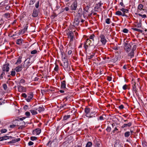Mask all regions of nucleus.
Here are the masks:
<instances>
[{"label": "nucleus", "mask_w": 147, "mask_h": 147, "mask_svg": "<svg viewBox=\"0 0 147 147\" xmlns=\"http://www.w3.org/2000/svg\"><path fill=\"white\" fill-rule=\"evenodd\" d=\"M85 116L88 118H91L95 117L97 116L95 112H91L90 113V109L89 107H86L84 109Z\"/></svg>", "instance_id": "f257e3e1"}, {"label": "nucleus", "mask_w": 147, "mask_h": 147, "mask_svg": "<svg viewBox=\"0 0 147 147\" xmlns=\"http://www.w3.org/2000/svg\"><path fill=\"white\" fill-rule=\"evenodd\" d=\"M62 61H63V64H61V65L63 66L64 69L65 70H70L71 69L70 65H69L67 60L64 57L62 59Z\"/></svg>", "instance_id": "f03ea898"}, {"label": "nucleus", "mask_w": 147, "mask_h": 147, "mask_svg": "<svg viewBox=\"0 0 147 147\" xmlns=\"http://www.w3.org/2000/svg\"><path fill=\"white\" fill-rule=\"evenodd\" d=\"M123 48L125 51L127 53H129L131 49V46L133 45V43L132 42L129 43L124 42L123 43Z\"/></svg>", "instance_id": "7ed1b4c3"}, {"label": "nucleus", "mask_w": 147, "mask_h": 147, "mask_svg": "<svg viewBox=\"0 0 147 147\" xmlns=\"http://www.w3.org/2000/svg\"><path fill=\"white\" fill-rule=\"evenodd\" d=\"M33 63V61H31L30 58H28L25 61L23 65L24 67L27 69L29 66Z\"/></svg>", "instance_id": "20e7f679"}, {"label": "nucleus", "mask_w": 147, "mask_h": 147, "mask_svg": "<svg viewBox=\"0 0 147 147\" xmlns=\"http://www.w3.org/2000/svg\"><path fill=\"white\" fill-rule=\"evenodd\" d=\"M137 46L136 45H134L130 53L128 54V56L130 57V58H132L134 56V51H136Z\"/></svg>", "instance_id": "39448f33"}, {"label": "nucleus", "mask_w": 147, "mask_h": 147, "mask_svg": "<svg viewBox=\"0 0 147 147\" xmlns=\"http://www.w3.org/2000/svg\"><path fill=\"white\" fill-rule=\"evenodd\" d=\"M100 41L102 44L105 45L107 42V40L105 35L103 34H101L100 36Z\"/></svg>", "instance_id": "423d86ee"}, {"label": "nucleus", "mask_w": 147, "mask_h": 147, "mask_svg": "<svg viewBox=\"0 0 147 147\" xmlns=\"http://www.w3.org/2000/svg\"><path fill=\"white\" fill-rule=\"evenodd\" d=\"M67 35L68 38H70V42H72L74 37V33L72 31H70L68 32Z\"/></svg>", "instance_id": "0eeeda50"}, {"label": "nucleus", "mask_w": 147, "mask_h": 147, "mask_svg": "<svg viewBox=\"0 0 147 147\" xmlns=\"http://www.w3.org/2000/svg\"><path fill=\"white\" fill-rule=\"evenodd\" d=\"M17 126L21 127V129H23L24 127V126L25 125V122L22 120L21 121H18L17 122Z\"/></svg>", "instance_id": "6e6552de"}, {"label": "nucleus", "mask_w": 147, "mask_h": 147, "mask_svg": "<svg viewBox=\"0 0 147 147\" xmlns=\"http://www.w3.org/2000/svg\"><path fill=\"white\" fill-rule=\"evenodd\" d=\"M80 20V18H75L73 22V26L74 27L77 26L79 24Z\"/></svg>", "instance_id": "1a4fd4ad"}, {"label": "nucleus", "mask_w": 147, "mask_h": 147, "mask_svg": "<svg viewBox=\"0 0 147 147\" xmlns=\"http://www.w3.org/2000/svg\"><path fill=\"white\" fill-rule=\"evenodd\" d=\"M13 138V137L11 136H5L0 137V141L7 139H11Z\"/></svg>", "instance_id": "9d476101"}, {"label": "nucleus", "mask_w": 147, "mask_h": 147, "mask_svg": "<svg viewBox=\"0 0 147 147\" xmlns=\"http://www.w3.org/2000/svg\"><path fill=\"white\" fill-rule=\"evenodd\" d=\"M41 132V130L39 128H37L34 130L32 133L34 135H38L40 134Z\"/></svg>", "instance_id": "9b49d317"}, {"label": "nucleus", "mask_w": 147, "mask_h": 147, "mask_svg": "<svg viewBox=\"0 0 147 147\" xmlns=\"http://www.w3.org/2000/svg\"><path fill=\"white\" fill-rule=\"evenodd\" d=\"M9 64L4 65L2 68L3 71L4 72L6 71L7 72H8L9 70Z\"/></svg>", "instance_id": "f8f14e48"}, {"label": "nucleus", "mask_w": 147, "mask_h": 147, "mask_svg": "<svg viewBox=\"0 0 147 147\" xmlns=\"http://www.w3.org/2000/svg\"><path fill=\"white\" fill-rule=\"evenodd\" d=\"M18 91L20 92H25L26 91V89L23 86L19 85L18 86Z\"/></svg>", "instance_id": "ddd939ff"}, {"label": "nucleus", "mask_w": 147, "mask_h": 147, "mask_svg": "<svg viewBox=\"0 0 147 147\" xmlns=\"http://www.w3.org/2000/svg\"><path fill=\"white\" fill-rule=\"evenodd\" d=\"M33 94L32 92H30L28 94V97L26 98V100L28 102H29L33 98Z\"/></svg>", "instance_id": "4468645a"}, {"label": "nucleus", "mask_w": 147, "mask_h": 147, "mask_svg": "<svg viewBox=\"0 0 147 147\" xmlns=\"http://www.w3.org/2000/svg\"><path fill=\"white\" fill-rule=\"evenodd\" d=\"M38 11L36 9H34L33 11L32 16L34 17H37L38 15Z\"/></svg>", "instance_id": "2eb2a0df"}, {"label": "nucleus", "mask_w": 147, "mask_h": 147, "mask_svg": "<svg viewBox=\"0 0 147 147\" xmlns=\"http://www.w3.org/2000/svg\"><path fill=\"white\" fill-rule=\"evenodd\" d=\"M20 138L14 139H13L12 140L8 142V144H14L16 142H18V141H20Z\"/></svg>", "instance_id": "dca6fc26"}, {"label": "nucleus", "mask_w": 147, "mask_h": 147, "mask_svg": "<svg viewBox=\"0 0 147 147\" xmlns=\"http://www.w3.org/2000/svg\"><path fill=\"white\" fill-rule=\"evenodd\" d=\"M94 142L95 144V146L99 147L100 145V142L98 139H95L94 140Z\"/></svg>", "instance_id": "f3484780"}, {"label": "nucleus", "mask_w": 147, "mask_h": 147, "mask_svg": "<svg viewBox=\"0 0 147 147\" xmlns=\"http://www.w3.org/2000/svg\"><path fill=\"white\" fill-rule=\"evenodd\" d=\"M136 83L134 82L133 83V85L132 86V91L135 92V93L137 94V90L136 88Z\"/></svg>", "instance_id": "a211bd4d"}, {"label": "nucleus", "mask_w": 147, "mask_h": 147, "mask_svg": "<svg viewBox=\"0 0 147 147\" xmlns=\"http://www.w3.org/2000/svg\"><path fill=\"white\" fill-rule=\"evenodd\" d=\"M132 123L131 122H129L127 124H124L121 126V128H124L127 127H130Z\"/></svg>", "instance_id": "6ab92c4d"}, {"label": "nucleus", "mask_w": 147, "mask_h": 147, "mask_svg": "<svg viewBox=\"0 0 147 147\" xmlns=\"http://www.w3.org/2000/svg\"><path fill=\"white\" fill-rule=\"evenodd\" d=\"M22 65H20L16 67L15 69V70L17 72H19L21 71L22 69Z\"/></svg>", "instance_id": "aec40b11"}, {"label": "nucleus", "mask_w": 147, "mask_h": 147, "mask_svg": "<svg viewBox=\"0 0 147 147\" xmlns=\"http://www.w3.org/2000/svg\"><path fill=\"white\" fill-rule=\"evenodd\" d=\"M61 88H66V82L65 80L61 82Z\"/></svg>", "instance_id": "412c9836"}, {"label": "nucleus", "mask_w": 147, "mask_h": 147, "mask_svg": "<svg viewBox=\"0 0 147 147\" xmlns=\"http://www.w3.org/2000/svg\"><path fill=\"white\" fill-rule=\"evenodd\" d=\"M22 59V57L21 56H20L19 57L17 61V62L15 64H20L22 62L21 59Z\"/></svg>", "instance_id": "4be33fe9"}, {"label": "nucleus", "mask_w": 147, "mask_h": 147, "mask_svg": "<svg viewBox=\"0 0 147 147\" xmlns=\"http://www.w3.org/2000/svg\"><path fill=\"white\" fill-rule=\"evenodd\" d=\"M77 7V4L74 3V4H72L71 6V9L73 10H75Z\"/></svg>", "instance_id": "5701e85b"}, {"label": "nucleus", "mask_w": 147, "mask_h": 147, "mask_svg": "<svg viewBox=\"0 0 147 147\" xmlns=\"http://www.w3.org/2000/svg\"><path fill=\"white\" fill-rule=\"evenodd\" d=\"M36 110L35 109V110L31 109L30 110V111L32 115H34L37 114L38 113Z\"/></svg>", "instance_id": "b1692460"}, {"label": "nucleus", "mask_w": 147, "mask_h": 147, "mask_svg": "<svg viewBox=\"0 0 147 147\" xmlns=\"http://www.w3.org/2000/svg\"><path fill=\"white\" fill-rule=\"evenodd\" d=\"M102 4V3H101L100 2L96 4V5L95 8L96 9H98L99 8H100V7L101 6Z\"/></svg>", "instance_id": "393cba45"}, {"label": "nucleus", "mask_w": 147, "mask_h": 147, "mask_svg": "<svg viewBox=\"0 0 147 147\" xmlns=\"http://www.w3.org/2000/svg\"><path fill=\"white\" fill-rule=\"evenodd\" d=\"M23 40L21 39H18L17 40L16 44L18 45H20L22 44V41Z\"/></svg>", "instance_id": "a878e982"}, {"label": "nucleus", "mask_w": 147, "mask_h": 147, "mask_svg": "<svg viewBox=\"0 0 147 147\" xmlns=\"http://www.w3.org/2000/svg\"><path fill=\"white\" fill-rule=\"evenodd\" d=\"M95 37V36L94 35L92 34V35H91L89 37V38L88 39L90 40H92V42L94 43V38Z\"/></svg>", "instance_id": "bb28decb"}, {"label": "nucleus", "mask_w": 147, "mask_h": 147, "mask_svg": "<svg viewBox=\"0 0 147 147\" xmlns=\"http://www.w3.org/2000/svg\"><path fill=\"white\" fill-rule=\"evenodd\" d=\"M36 110H38V111L40 113L42 111H43L44 110V108L43 106L42 107H40L38 109H36Z\"/></svg>", "instance_id": "cd10ccee"}, {"label": "nucleus", "mask_w": 147, "mask_h": 147, "mask_svg": "<svg viewBox=\"0 0 147 147\" xmlns=\"http://www.w3.org/2000/svg\"><path fill=\"white\" fill-rule=\"evenodd\" d=\"M92 42V40L89 39H87L86 40V41L84 43L86 44L87 45H90V44H91Z\"/></svg>", "instance_id": "c85d7f7f"}, {"label": "nucleus", "mask_w": 147, "mask_h": 147, "mask_svg": "<svg viewBox=\"0 0 147 147\" xmlns=\"http://www.w3.org/2000/svg\"><path fill=\"white\" fill-rule=\"evenodd\" d=\"M114 146L115 147H123V145H122L119 142L116 143L115 144Z\"/></svg>", "instance_id": "c756f323"}, {"label": "nucleus", "mask_w": 147, "mask_h": 147, "mask_svg": "<svg viewBox=\"0 0 147 147\" xmlns=\"http://www.w3.org/2000/svg\"><path fill=\"white\" fill-rule=\"evenodd\" d=\"M125 137L126 138H128L130 135V132L129 131H127L124 133Z\"/></svg>", "instance_id": "7c9ffc66"}, {"label": "nucleus", "mask_w": 147, "mask_h": 147, "mask_svg": "<svg viewBox=\"0 0 147 147\" xmlns=\"http://www.w3.org/2000/svg\"><path fill=\"white\" fill-rule=\"evenodd\" d=\"M92 143L91 142H88L86 144L85 147H91L92 146Z\"/></svg>", "instance_id": "2f4dec72"}, {"label": "nucleus", "mask_w": 147, "mask_h": 147, "mask_svg": "<svg viewBox=\"0 0 147 147\" xmlns=\"http://www.w3.org/2000/svg\"><path fill=\"white\" fill-rule=\"evenodd\" d=\"M121 11H122L123 13H128V11H129L128 9H125L124 8H122L120 9Z\"/></svg>", "instance_id": "473e14b6"}, {"label": "nucleus", "mask_w": 147, "mask_h": 147, "mask_svg": "<svg viewBox=\"0 0 147 147\" xmlns=\"http://www.w3.org/2000/svg\"><path fill=\"white\" fill-rule=\"evenodd\" d=\"M90 45H87L85 43H84V47L86 51V52L88 48L89 47Z\"/></svg>", "instance_id": "72a5a7b5"}, {"label": "nucleus", "mask_w": 147, "mask_h": 147, "mask_svg": "<svg viewBox=\"0 0 147 147\" xmlns=\"http://www.w3.org/2000/svg\"><path fill=\"white\" fill-rule=\"evenodd\" d=\"M135 14L138 15L139 16L142 17V18H145L147 17L146 15V14L142 15L140 13H136Z\"/></svg>", "instance_id": "f704fd0d"}, {"label": "nucleus", "mask_w": 147, "mask_h": 147, "mask_svg": "<svg viewBox=\"0 0 147 147\" xmlns=\"http://www.w3.org/2000/svg\"><path fill=\"white\" fill-rule=\"evenodd\" d=\"M4 16L6 18H9L10 17V14L9 13H7L4 14Z\"/></svg>", "instance_id": "c9c22d12"}, {"label": "nucleus", "mask_w": 147, "mask_h": 147, "mask_svg": "<svg viewBox=\"0 0 147 147\" xmlns=\"http://www.w3.org/2000/svg\"><path fill=\"white\" fill-rule=\"evenodd\" d=\"M143 5L142 4H139L138 7V9L141 10L142 9H143V10H144V9H143Z\"/></svg>", "instance_id": "e433bc0d"}, {"label": "nucleus", "mask_w": 147, "mask_h": 147, "mask_svg": "<svg viewBox=\"0 0 147 147\" xmlns=\"http://www.w3.org/2000/svg\"><path fill=\"white\" fill-rule=\"evenodd\" d=\"M141 22H141H140L139 23H138L137 24H135V26L138 28H140L142 26Z\"/></svg>", "instance_id": "4c0bfd02"}, {"label": "nucleus", "mask_w": 147, "mask_h": 147, "mask_svg": "<svg viewBox=\"0 0 147 147\" xmlns=\"http://www.w3.org/2000/svg\"><path fill=\"white\" fill-rule=\"evenodd\" d=\"M132 29L134 31L140 32L141 33H142L143 32V31L142 30L136 28H132Z\"/></svg>", "instance_id": "58836bf2"}, {"label": "nucleus", "mask_w": 147, "mask_h": 147, "mask_svg": "<svg viewBox=\"0 0 147 147\" xmlns=\"http://www.w3.org/2000/svg\"><path fill=\"white\" fill-rule=\"evenodd\" d=\"M70 115L64 116L63 117V119L64 120H66L70 118Z\"/></svg>", "instance_id": "ea45409f"}, {"label": "nucleus", "mask_w": 147, "mask_h": 147, "mask_svg": "<svg viewBox=\"0 0 147 147\" xmlns=\"http://www.w3.org/2000/svg\"><path fill=\"white\" fill-rule=\"evenodd\" d=\"M95 53H92V54H89V55H88V59H90L92 58L94 56Z\"/></svg>", "instance_id": "a19ab883"}, {"label": "nucleus", "mask_w": 147, "mask_h": 147, "mask_svg": "<svg viewBox=\"0 0 147 147\" xmlns=\"http://www.w3.org/2000/svg\"><path fill=\"white\" fill-rule=\"evenodd\" d=\"M115 14L118 16H121L122 15V13L121 11H118L115 12Z\"/></svg>", "instance_id": "79ce46f5"}, {"label": "nucleus", "mask_w": 147, "mask_h": 147, "mask_svg": "<svg viewBox=\"0 0 147 147\" xmlns=\"http://www.w3.org/2000/svg\"><path fill=\"white\" fill-rule=\"evenodd\" d=\"M89 8V7L88 6H86L85 8L84 9V11L86 12H88V10Z\"/></svg>", "instance_id": "37998d69"}, {"label": "nucleus", "mask_w": 147, "mask_h": 147, "mask_svg": "<svg viewBox=\"0 0 147 147\" xmlns=\"http://www.w3.org/2000/svg\"><path fill=\"white\" fill-rule=\"evenodd\" d=\"M105 22L106 23L108 24H110L111 22L110 19L109 18L107 19L106 20Z\"/></svg>", "instance_id": "c03bdc74"}, {"label": "nucleus", "mask_w": 147, "mask_h": 147, "mask_svg": "<svg viewBox=\"0 0 147 147\" xmlns=\"http://www.w3.org/2000/svg\"><path fill=\"white\" fill-rule=\"evenodd\" d=\"M25 80L23 79H22L21 80H20V82H19V84H23L25 83Z\"/></svg>", "instance_id": "a18cd8bd"}, {"label": "nucleus", "mask_w": 147, "mask_h": 147, "mask_svg": "<svg viewBox=\"0 0 147 147\" xmlns=\"http://www.w3.org/2000/svg\"><path fill=\"white\" fill-rule=\"evenodd\" d=\"M5 75V74L4 71L2 72V74H1L0 76V80H1L3 78V76Z\"/></svg>", "instance_id": "49530a36"}, {"label": "nucleus", "mask_w": 147, "mask_h": 147, "mask_svg": "<svg viewBox=\"0 0 147 147\" xmlns=\"http://www.w3.org/2000/svg\"><path fill=\"white\" fill-rule=\"evenodd\" d=\"M59 70V66L58 65H56L55 67L54 68V70L56 71H57Z\"/></svg>", "instance_id": "de8ad7c7"}, {"label": "nucleus", "mask_w": 147, "mask_h": 147, "mask_svg": "<svg viewBox=\"0 0 147 147\" xmlns=\"http://www.w3.org/2000/svg\"><path fill=\"white\" fill-rule=\"evenodd\" d=\"M28 24H27L25 26L24 28V33L26 31L27 29H28Z\"/></svg>", "instance_id": "09e8293b"}, {"label": "nucleus", "mask_w": 147, "mask_h": 147, "mask_svg": "<svg viewBox=\"0 0 147 147\" xmlns=\"http://www.w3.org/2000/svg\"><path fill=\"white\" fill-rule=\"evenodd\" d=\"M3 87L4 90H6L7 88V85L6 84H4L3 85Z\"/></svg>", "instance_id": "8fccbe9b"}, {"label": "nucleus", "mask_w": 147, "mask_h": 147, "mask_svg": "<svg viewBox=\"0 0 147 147\" xmlns=\"http://www.w3.org/2000/svg\"><path fill=\"white\" fill-rule=\"evenodd\" d=\"M35 2V0H31L30 1L29 5H32Z\"/></svg>", "instance_id": "3c124183"}, {"label": "nucleus", "mask_w": 147, "mask_h": 147, "mask_svg": "<svg viewBox=\"0 0 147 147\" xmlns=\"http://www.w3.org/2000/svg\"><path fill=\"white\" fill-rule=\"evenodd\" d=\"M25 114L28 117H29L30 116V113L28 111H27L25 113Z\"/></svg>", "instance_id": "603ef678"}, {"label": "nucleus", "mask_w": 147, "mask_h": 147, "mask_svg": "<svg viewBox=\"0 0 147 147\" xmlns=\"http://www.w3.org/2000/svg\"><path fill=\"white\" fill-rule=\"evenodd\" d=\"M30 139L32 141L36 140L37 139V138L36 137L32 136L30 137Z\"/></svg>", "instance_id": "864d4df0"}, {"label": "nucleus", "mask_w": 147, "mask_h": 147, "mask_svg": "<svg viewBox=\"0 0 147 147\" xmlns=\"http://www.w3.org/2000/svg\"><path fill=\"white\" fill-rule=\"evenodd\" d=\"M37 53V51L36 50H34L32 51L31 52V53L32 54H34Z\"/></svg>", "instance_id": "5fc2aeb1"}, {"label": "nucleus", "mask_w": 147, "mask_h": 147, "mask_svg": "<svg viewBox=\"0 0 147 147\" xmlns=\"http://www.w3.org/2000/svg\"><path fill=\"white\" fill-rule=\"evenodd\" d=\"M7 131V130L6 129H2L1 130V133H5Z\"/></svg>", "instance_id": "6e6d98bb"}, {"label": "nucleus", "mask_w": 147, "mask_h": 147, "mask_svg": "<svg viewBox=\"0 0 147 147\" xmlns=\"http://www.w3.org/2000/svg\"><path fill=\"white\" fill-rule=\"evenodd\" d=\"M16 72L15 71H11V75L13 76H14L15 75Z\"/></svg>", "instance_id": "4d7b16f0"}, {"label": "nucleus", "mask_w": 147, "mask_h": 147, "mask_svg": "<svg viewBox=\"0 0 147 147\" xmlns=\"http://www.w3.org/2000/svg\"><path fill=\"white\" fill-rule=\"evenodd\" d=\"M128 32V30L126 28H124L123 30V32L124 33H127Z\"/></svg>", "instance_id": "13d9d810"}, {"label": "nucleus", "mask_w": 147, "mask_h": 147, "mask_svg": "<svg viewBox=\"0 0 147 147\" xmlns=\"http://www.w3.org/2000/svg\"><path fill=\"white\" fill-rule=\"evenodd\" d=\"M22 96L24 98H26L27 97V95L25 93L22 94Z\"/></svg>", "instance_id": "bf43d9fd"}, {"label": "nucleus", "mask_w": 147, "mask_h": 147, "mask_svg": "<svg viewBox=\"0 0 147 147\" xmlns=\"http://www.w3.org/2000/svg\"><path fill=\"white\" fill-rule=\"evenodd\" d=\"M106 130L107 131L110 132L111 130V128L110 127H108Z\"/></svg>", "instance_id": "052dcab7"}, {"label": "nucleus", "mask_w": 147, "mask_h": 147, "mask_svg": "<svg viewBox=\"0 0 147 147\" xmlns=\"http://www.w3.org/2000/svg\"><path fill=\"white\" fill-rule=\"evenodd\" d=\"M10 7V6L7 5L5 7V9L7 10H9V9Z\"/></svg>", "instance_id": "680f3d73"}, {"label": "nucleus", "mask_w": 147, "mask_h": 147, "mask_svg": "<svg viewBox=\"0 0 147 147\" xmlns=\"http://www.w3.org/2000/svg\"><path fill=\"white\" fill-rule=\"evenodd\" d=\"M127 85L126 84L124 85L123 87V88L124 90H126L127 89Z\"/></svg>", "instance_id": "e2e57ef3"}, {"label": "nucleus", "mask_w": 147, "mask_h": 147, "mask_svg": "<svg viewBox=\"0 0 147 147\" xmlns=\"http://www.w3.org/2000/svg\"><path fill=\"white\" fill-rule=\"evenodd\" d=\"M39 1H38L35 4V7L36 8H37L39 7Z\"/></svg>", "instance_id": "0e129e2a"}, {"label": "nucleus", "mask_w": 147, "mask_h": 147, "mask_svg": "<svg viewBox=\"0 0 147 147\" xmlns=\"http://www.w3.org/2000/svg\"><path fill=\"white\" fill-rule=\"evenodd\" d=\"M119 108L121 109H123L124 108V106L123 105H121L119 107Z\"/></svg>", "instance_id": "69168bd1"}, {"label": "nucleus", "mask_w": 147, "mask_h": 147, "mask_svg": "<svg viewBox=\"0 0 147 147\" xmlns=\"http://www.w3.org/2000/svg\"><path fill=\"white\" fill-rule=\"evenodd\" d=\"M34 143L33 142L31 141H30L28 143V145L29 146H31Z\"/></svg>", "instance_id": "338daca9"}, {"label": "nucleus", "mask_w": 147, "mask_h": 147, "mask_svg": "<svg viewBox=\"0 0 147 147\" xmlns=\"http://www.w3.org/2000/svg\"><path fill=\"white\" fill-rule=\"evenodd\" d=\"M112 78L111 77L108 76L107 78V80L109 81H110L111 80Z\"/></svg>", "instance_id": "774afa93"}]
</instances>
